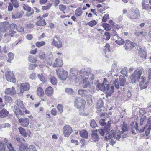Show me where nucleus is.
Masks as SVG:
<instances>
[{"mask_svg":"<svg viewBox=\"0 0 151 151\" xmlns=\"http://www.w3.org/2000/svg\"><path fill=\"white\" fill-rule=\"evenodd\" d=\"M4 98L5 100L7 102L12 101V99L11 97L9 96H5Z\"/></svg>","mask_w":151,"mask_h":151,"instance_id":"63","label":"nucleus"},{"mask_svg":"<svg viewBox=\"0 0 151 151\" xmlns=\"http://www.w3.org/2000/svg\"><path fill=\"white\" fill-rule=\"evenodd\" d=\"M139 54L141 58L145 59L146 54L145 51L143 49L140 48L139 51Z\"/></svg>","mask_w":151,"mask_h":151,"instance_id":"27","label":"nucleus"},{"mask_svg":"<svg viewBox=\"0 0 151 151\" xmlns=\"http://www.w3.org/2000/svg\"><path fill=\"white\" fill-rule=\"evenodd\" d=\"M36 67V65L35 64L30 63L29 65V68L30 70H33Z\"/></svg>","mask_w":151,"mask_h":151,"instance_id":"64","label":"nucleus"},{"mask_svg":"<svg viewBox=\"0 0 151 151\" xmlns=\"http://www.w3.org/2000/svg\"><path fill=\"white\" fill-rule=\"evenodd\" d=\"M6 145L7 147L9 149V151H15L14 149V147L11 143H8Z\"/></svg>","mask_w":151,"mask_h":151,"instance_id":"45","label":"nucleus"},{"mask_svg":"<svg viewBox=\"0 0 151 151\" xmlns=\"http://www.w3.org/2000/svg\"><path fill=\"white\" fill-rule=\"evenodd\" d=\"M28 149V145L26 144H22L19 149V151H27Z\"/></svg>","mask_w":151,"mask_h":151,"instance_id":"24","label":"nucleus"},{"mask_svg":"<svg viewBox=\"0 0 151 151\" xmlns=\"http://www.w3.org/2000/svg\"><path fill=\"white\" fill-rule=\"evenodd\" d=\"M18 121L21 125L23 127H27L29 124V120L28 118H20L19 119Z\"/></svg>","mask_w":151,"mask_h":151,"instance_id":"11","label":"nucleus"},{"mask_svg":"<svg viewBox=\"0 0 151 151\" xmlns=\"http://www.w3.org/2000/svg\"><path fill=\"white\" fill-rule=\"evenodd\" d=\"M97 24V22L96 20H93L90 22L88 24L91 27H93Z\"/></svg>","mask_w":151,"mask_h":151,"instance_id":"54","label":"nucleus"},{"mask_svg":"<svg viewBox=\"0 0 151 151\" xmlns=\"http://www.w3.org/2000/svg\"><path fill=\"white\" fill-rule=\"evenodd\" d=\"M63 63L61 59L59 58L56 59L53 65L54 67H61L62 66Z\"/></svg>","mask_w":151,"mask_h":151,"instance_id":"19","label":"nucleus"},{"mask_svg":"<svg viewBox=\"0 0 151 151\" xmlns=\"http://www.w3.org/2000/svg\"><path fill=\"white\" fill-rule=\"evenodd\" d=\"M9 113L7 110L4 108L0 112V117L1 118H4L7 116Z\"/></svg>","mask_w":151,"mask_h":151,"instance_id":"25","label":"nucleus"},{"mask_svg":"<svg viewBox=\"0 0 151 151\" xmlns=\"http://www.w3.org/2000/svg\"><path fill=\"white\" fill-rule=\"evenodd\" d=\"M29 60L30 62L35 63L37 60V58L32 57V56H29Z\"/></svg>","mask_w":151,"mask_h":151,"instance_id":"47","label":"nucleus"},{"mask_svg":"<svg viewBox=\"0 0 151 151\" xmlns=\"http://www.w3.org/2000/svg\"><path fill=\"white\" fill-rule=\"evenodd\" d=\"M11 1L15 7L18 8L19 7V4L17 0H11Z\"/></svg>","mask_w":151,"mask_h":151,"instance_id":"48","label":"nucleus"},{"mask_svg":"<svg viewBox=\"0 0 151 151\" xmlns=\"http://www.w3.org/2000/svg\"><path fill=\"white\" fill-rule=\"evenodd\" d=\"M20 134L24 137H26L27 136H30V134L26 132L25 130L22 127H20L18 128Z\"/></svg>","mask_w":151,"mask_h":151,"instance_id":"22","label":"nucleus"},{"mask_svg":"<svg viewBox=\"0 0 151 151\" xmlns=\"http://www.w3.org/2000/svg\"><path fill=\"white\" fill-rule=\"evenodd\" d=\"M114 84L115 85V87L116 88H119V86L118 82V79H115V80L114 81Z\"/></svg>","mask_w":151,"mask_h":151,"instance_id":"57","label":"nucleus"},{"mask_svg":"<svg viewBox=\"0 0 151 151\" xmlns=\"http://www.w3.org/2000/svg\"><path fill=\"white\" fill-rule=\"evenodd\" d=\"M38 77L40 80L42 82H45L46 80L42 74H39L38 75Z\"/></svg>","mask_w":151,"mask_h":151,"instance_id":"53","label":"nucleus"},{"mask_svg":"<svg viewBox=\"0 0 151 151\" xmlns=\"http://www.w3.org/2000/svg\"><path fill=\"white\" fill-rule=\"evenodd\" d=\"M27 150L28 151H37L35 147L33 145H30Z\"/></svg>","mask_w":151,"mask_h":151,"instance_id":"59","label":"nucleus"},{"mask_svg":"<svg viewBox=\"0 0 151 151\" xmlns=\"http://www.w3.org/2000/svg\"><path fill=\"white\" fill-rule=\"evenodd\" d=\"M52 53H50L46 56L45 61L47 62V63L50 64L52 62Z\"/></svg>","mask_w":151,"mask_h":151,"instance_id":"26","label":"nucleus"},{"mask_svg":"<svg viewBox=\"0 0 151 151\" xmlns=\"http://www.w3.org/2000/svg\"><path fill=\"white\" fill-rule=\"evenodd\" d=\"M57 75L58 78L61 80H65L68 75L67 71L62 68H58L56 70Z\"/></svg>","mask_w":151,"mask_h":151,"instance_id":"4","label":"nucleus"},{"mask_svg":"<svg viewBox=\"0 0 151 151\" xmlns=\"http://www.w3.org/2000/svg\"><path fill=\"white\" fill-rule=\"evenodd\" d=\"M5 76L7 80L9 82H13L15 81L14 74L11 71L6 72Z\"/></svg>","mask_w":151,"mask_h":151,"instance_id":"9","label":"nucleus"},{"mask_svg":"<svg viewBox=\"0 0 151 151\" xmlns=\"http://www.w3.org/2000/svg\"><path fill=\"white\" fill-rule=\"evenodd\" d=\"M103 106V103L101 99L99 100L97 103V106L98 107L100 108Z\"/></svg>","mask_w":151,"mask_h":151,"instance_id":"55","label":"nucleus"},{"mask_svg":"<svg viewBox=\"0 0 151 151\" xmlns=\"http://www.w3.org/2000/svg\"><path fill=\"white\" fill-rule=\"evenodd\" d=\"M30 88V85L28 83H23L20 85V92L22 93L24 91L29 90Z\"/></svg>","mask_w":151,"mask_h":151,"instance_id":"8","label":"nucleus"},{"mask_svg":"<svg viewBox=\"0 0 151 151\" xmlns=\"http://www.w3.org/2000/svg\"><path fill=\"white\" fill-rule=\"evenodd\" d=\"M119 78L120 85L122 86H124L126 82V78L125 76L121 75L119 76Z\"/></svg>","mask_w":151,"mask_h":151,"instance_id":"28","label":"nucleus"},{"mask_svg":"<svg viewBox=\"0 0 151 151\" xmlns=\"http://www.w3.org/2000/svg\"><path fill=\"white\" fill-rule=\"evenodd\" d=\"M24 12L22 11L16 12L14 15L12 16L13 19H19L22 17L23 15Z\"/></svg>","mask_w":151,"mask_h":151,"instance_id":"21","label":"nucleus"},{"mask_svg":"<svg viewBox=\"0 0 151 151\" xmlns=\"http://www.w3.org/2000/svg\"><path fill=\"white\" fill-rule=\"evenodd\" d=\"M46 55L45 54L42 52H41L39 55V57L41 60H45Z\"/></svg>","mask_w":151,"mask_h":151,"instance_id":"56","label":"nucleus"},{"mask_svg":"<svg viewBox=\"0 0 151 151\" xmlns=\"http://www.w3.org/2000/svg\"><path fill=\"white\" fill-rule=\"evenodd\" d=\"M146 128V127H145L143 129H140V130H139L138 128V123L136 122L134 127H133L132 128V133L133 134H136L137 132H138V131H139V133H141L144 132V130L145 129V128Z\"/></svg>","mask_w":151,"mask_h":151,"instance_id":"10","label":"nucleus"},{"mask_svg":"<svg viewBox=\"0 0 151 151\" xmlns=\"http://www.w3.org/2000/svg\"><path fill=\"white\" fill-rule=\"evenodd\" d=\"M105 91L108 95H110L113 92L114 86L113 85H109V83H107Z\"/></svg>","mask_w":151,"mask_h":151,"instance_id":"14","label":"nucleus"},{"mask_svg":"<svg viewBox=\"0 0 151 151\" xmlns=\"http://www.w3.org/2000/svg\"><path fill=\"white\" fill-rule=\"evenodd\" d=\"M146 122V116L142 115L140 120V125L142 126L145 124Z\"/></svg>","mask_w":151,"mask_h":151,"instance_id":"36","label":"nucleus"},{"mask_svg":"<svg viewBox=\"0 0 151 151\" xmlns=\"http://www.w3.org/2000/svg\"><path fill=\"white\" fill-rule=\"evenodd\" d=\"M24 28L23 27L19 25H17L16 29L19 32H22L24 31Z\"/></svg>","mask_w":151,"mask_h":151,"instance_id":"51","label":"nucleus"},{"mask_svg":"<svg viewBox=\"0 0 151 151\" xmlns=\"http://www.w3.org/2000/svg\"><path fill=\"white\" fill-rule=\"evenodd\" d=\"M111 121H108V125L105 127V129L106 131H108L110 130V125L111 124Z\"/></svg>","mask_w":151,"mask_h":151,"instance_id":"61","label":"nucleus"},{"mask_svg":"<svg viewBox=\"0 0 151 151\" xmlns=\"http://www.w3.org/2000/svg\"><path fill=\"white\" fill-rule=\"evenodd\" d=\"M63 134L65 136L68 137L72 132V129L69 125L65 126L63 128Z\"/></svg>","mask_w":151,"mask_h":151,"instance_id":"7","label":"nucleus"},{"mask_svg":"<svg viewBox=\"0 0 151 151\" xmlns=\"http://www.w3.org/2000/svg\"><path fill=\"white\" fill-rule=\"evenodd\" d=\"M83 13V11L80 8L76 9L75 11V15L77 17L81 16Z\"/></svg>","mask_w":151,"mask_h":151,"instance_id":"37","label":"nucleus"},{"mask_svg":"<svg viewBox=\"0 0 151 151\" xmlns=\"http://www.w3.org/2000/svg\"><path fill=\"white\" fill-rule=\"evenodd\" d=\"M151 4L145 3L142 4L143 9H151Z\"/></svg>","mask_w":151,"mask_h":151,"instance_id":"43","label":"nucleus"},{"mask_svg":"<svg viewBox=\"0 0 151 151\" xmlns=\"http://www.w3.org/2000/svg\"><path fill=\"white\" fill-rule=\"evenodd\" d=\"M128 71V70L127 68H124L121 71V73L124 75H125L126 77L128 76L127 74V72Z\"/></svg>","mask_w":151,"mask_h":151,"instance_id":"46","label":"nucleus"},{"mask_svg":"<svg viewBox=\"0 0 151 151\" xmlns=\"http://www.w3.org/2000/svg\"><path fill=\"white\" fill-rule=\"evenodd\" d=\"M37 94L39 96H42L44 94V91L43 89L41 87H38L37 89Z\"/></svg>","mask_w":151,"mask_h":151,"instance_id":"34","label":"nucleus"},{"mask_svg":"<svg viewBox=\"0 0 151 151\" xmlns=\"http://www.w3.org/2000/svg\"><path fill=\"white\" fill-rule=\"evenodd\" d=\"M79 134L81 137L84 138H87L88 137V132L85 130L83 129L80 131Z\"/></svg>","mask_w":151,"mask_h":151,"instance_id":"23","label":"nucleus"},{"mask_svg":"<svg viewBox=\"0 0 151 151\" xmlns=\"http://www.w3.org/2000/svg\"><path fill=\"white\" fill-rule=\"evenodd\" d=\"M91 126L93 128H95L97 126L96 121L94 119L91 121L90 123Z\"/></svg>","mask_w":151,"mask_h":151,"instance_id":"52","label":"nucleus"},{"mask_svg":"<svg viewBox=\"0 0 151 151\" xmlns=\"http://www.w3.org/2000/svg\"><path fill=\"white\" fill-rule=\"evenodd\" d=\"M65 92L68 94L70 95H74L75 93L73 89L69 88H67L65 89Z\"/></svg>","mask_w":151,"mask_h":151,"instance_id":"33","label":"nucleus"},{"mask_svg":"<svg viewBox=\"0 0 151 151\" xmlns=\"http://www.w3.org/2000/svg\"><path fill=\"white\" fill-rule=\"evenodd\" d=\"M8 55L9 57V59L7 60V62L11 63V60L14 58V55L12 53L9 52L8 54Z\"/></svg>","mask_w":151,"mask_h":151,"instance_id":"42","label":"nucleus"},{"mask_svg":"<svg viewBox=\"0 0 151 151\" xmlns=\"http://www.w3.org/2000/svg\"><path fill=\"white\" fill-rule=\"evenodd\" d=\"M86 91L83 89H79L78 91V93L83 96H86Z\"/></svg>","mask_w":151,"mask_h":151,"instance_id":"41","label":"nucleus"},{"mask_svg":"<svg viewBox=\"0 0 151 151\" xmlns=\"http://www.w3.org/2000/svg\"><path fill=\"white\" fill-rule=\"evenodd\" d=\"M91 70L90 68H86L80 71L79 73L81 76H83V88H87L90 85L89 80H93L95 78L94 75L91 73Z\"/></svg>","mask_w":151,"mask_h":151,"instance_id":"2","label":"nucleus"},{"mask_svg":"<svg viewBox=\"0 0 151 151\" xmlns=\"http://www.w3.org/2000/svg\"><path fill=\"white\" fill-rule=\"evenodd\" d=\"M46 43L45 42L42 41L41 42H37L35 43L36 46L38 47H40L44 45Z\"/></svg>","mask_w":151,"mask_h":151,"instance_id":"40","label":"nucleus"},{"mask_svg":"<svg viewBox=\"0 0 151 151\" xmlns=\"http://www.w3.org/2000/svg\"><path fill=\"white\" fill-rule=\"evenodd\" d=\"M115 42L119 45H122L125 43V41L124 40L122 39L121 38L118 37L117 40H116Z\"/></svg>","mask_w":151,"mask_h":151,"instance_id":"35","label":"nucleus"},{"mask_svg":"<svg viewBox=\"0 0 151 151\" xmlns=\"http://www.w3.org/2000/svg\"><path fill=\"white\" fill-rule=\"evenodd\" d=\"M125 42V44L124 47H125V49L127 51L130 50L133 47H135L136 46L134 43L128 40H126Z\"/></svg>","mask_w":151,"mask_h":151,"instance_id":"5","label":"nucleus"},{"mask_svg":"<svg viewBox=\"0 0 151 151\" xmlns=\"http://www.w3.org/2000/svg\"><path fill=\"white\" fill-rule=\"evenodd\" d=\"M16 104L15 105H16L17 106L20 107H21V106L22 104V102L20 101V100H17L16 101Z\"/></svg>","mask_w":151,"mask_h":151,"instance_id":"60","label":"nucleus"},{"mask_svg":"<svg viewBox=\"0 0 151 151\" xmlns=\"http://www.w3.org/2000/svg\"><path fill=\"white\" fill-rule=\"evenodd\" d=\"M50 81L51 83L53 85H56L57 83V80L56 78L54 76L51 77L50 78Z\"/></svg>","mask_w":151,"mask_h":151,"instance_id":"39","label":"nucleus"},{"mask_svg":"<svg viewBox=\"0 0 151 151\" xmlns=\"http://www.w3.org/2000/svg\"><path fill=\"white\" fill-rule=\"evenodd\" d=\"M53 92V89L50 86L47 87L45 91V94L47 96H49L52 95Z\"/></svg>","mask_w":151,"mask_h":151,"instance_id":"29","label":"nucleus"},{"mask_svg":"<svg viewBox=\"0 0 151 151\" xmlns=\"http://www.w3.org/2000/svg\"><path fill=\"white\" fill-rule=\"evenodd\" d=\"M86 103L84 99L80 97H77L75 99L74 105L77 108L83 110Z\"/></svg>","mask_w":151,"mask_h":151,"instance_id":"3","label":"nucleus"},{"mask_svg":"<svg viewBox=\"0 0 151 151\" xmlns=\"http://www.w3.org/2000/svg\"><path fill=\"white\" fill-rule=\"evenodd\" d=\"M103 26L104 29L106 30L109 31L111 29L110 26L108 24L106 23L103 24Z\"/></svg>","mask_w":151,"mask_h":151,"instance_id":"44","label":"nucleus"},{"mask_svg":"<svg viewBox=\"0 0 151 151\" xmlns=\"http://www.w3.org/2000/svg\"><path fill=\"white\" fill-rule=\"evenodd\" d=\"M104 52L105 54L106 53V52L110 51V45L109 44L107 43L106 44L105 47L104 48Z\"/></svg>","mask_w":151,"mask_h":151,"instance_id":"50","label":"nucleus"},{"mask_svg":"<svg viewBox=\"0 0 151 151\" xmlns=\"http://www.w3.org/2000/svg\"><path fill=\"white\" fill-rule=\"evenodd\" d=\"M147 126L146 128H145L146 130L145 131V135L146 136H148L150 133V131L151 130V124H147Z\"/></svg>","mask_w":151,"mask_h":151,"instance_id":"32","label":"nucleus"},{"mask_svg":"<svg viewBox=\"0 0 151 151\" xmlns=\"http://www.w3.org/2000/svg\"><path fill=\"white\" fill-rule=\"evenodd\" d=\"M37 19H39V20L37 21L35 25L37 26H45L46 25V23L45 19H43L42 17H39L37 18Z\"/></svg>","mask_w":151,"mask_h":151,"instance_id":"17","label":"nucleus"},{"mask_svg":"<svg viewBox=\"0 0 151 151\" xmlns=\"http://www.w3.org/2000/svg\"><path fill=\"white\" fill-rule=\"evenodd\" d=\"M109 19V15L106 14L104 16H103L102 19V22H106V20Z\"/></svg>","mask_w":151,"mask_h":151,"instance_id":"58","label":"nucleus"},{"mask_svg":"<svg viewBox=\"0 0 151 151\" xmlns=\"http://www.w3.org/2000/svg\"><path fill=\"white\" fill-rule=\"evenodd\" d=\"M114 131L111 130L110 133H108L106 134L105 136V139H109L112 138L114 136Z\"/></svg>","mask_w":151,"mask_h":151,"instance_id":"30","label":"nucleus"},{"mask_svg":"<svg viewBox=\"0 0 151 151\" xmlns=\"http://www.w3.org/2000/svg\"><path fill=\"white\" fill-rule=\"evenodd\" d=\"M16 33V32L13 30H11L9 31V32L6 33L4 36L5 37L10 36L11 37L13 36V35Z\"/></svg>","mask_w":151,"mask_h":151,"instance_id":"38","label":"nucleus"},{"mask_svg":"<svg viewBox=\"0 0 151 151\" xmlns=\"http://www.w3.org/2000/svg\"><path fill=\"white\" fill-rule=\"evenodd\" d=\"M139 16V10H136L134 12H132L130 14V18L132 19H135L138 18Z\"/></svg>","mask_w":151,"mask_h":151,"instance_id":"18","label":"nucleus"},{"mask_svg":"<svg viewBox=\"0 0 151 151\" xmlns=\"http://www.w3.org/2000/svg\"><path fill=\"white\" fill-rule=\"evenodd\" d=\"M105 120L103 119H101L99 121V123L102 126H104L106 125V124L105 122Z\"/></svg>","mask_w":151,"mask_h":151,"instance_id":"62","label":"nucleus"},{"mask_svg":"<svg viewBox=\"0 0 151 151\" xmlns=\"http://www.w3.org/2000/svg\"><path fill=\"white\" fill-rule=\"evenodd\" d=\"M97 130H96L92 131L91 134V138L90 140L91 142L94 141V142H96L98 140L99 137L97 133Z\"/></svg>","mask_w":151,"mask_h":151,"instance_id":"15","label":"nucleus"},{"mask_svg":"<svg viewBox=\"0 0 151 151\" xmlns=\"http://www.w3.org/2000/svg\"><path fill=\"white\" fill-rule=\"evenodd\" d=\"M107 83H108L107 80L106 78H104L103 83L102 84L98 83L96 86V87L99 89L104 91L106 89V87Z\"/></svg>","mask_w":151,"mask_h":151,"instance_id":"12","label":"nucleus"},{"mask_svg":"<svg viewBox=\"0 0 151 151\" xmlns=\"http://www.w3.org/2000/svg\"><path fill=\"white\" fill-rule=\"evenodd\" d=\"M142 69L137 68L131 76L132 83H136L137 81H139V86L141 89L146 88L148 83V78L142 76Z\"/></svg>","mask_w":151,"mask_h":151,"instance_id":"1","label":"nucleus"},{"mask_svg":"<svg viewBox=\"0 0 151 151\" xmlns=\"http://www.w3.org/2000/svg\"><path fill=\"white\" fill-rule=\"evenodd\" d=\"M5 93L6 94L11 95H14L16 93V91L14 90V88L12 87L11 88H8L6 89Z\"/></svg>","mask_w":151,"mask_h":151,"instance_id":"20","label":"nucleus"},{"mask_svg":"<svg viewBox=\"0 0 151 151\" xmlns=\"http://www.w3.org/2000/svg\"><path fill=\"white\" fill-rule=\"evenodd\" d=\"M52 44L53 45L58 49L61 48L62 45V42L60 39L56 36L54 37Z\"/></svg>","mask_w":151,"mask_h":151,"instance_id":"6","label":"nucleus"},{"mask_svg":"<svg viewBox=\"0 0 151 151\" xmlns=\"http://www.w3.org/2000/svg\"><path fill=\"white\" fill-rule=\"evenodd\" d=\"M57 109L58 111L60 113H61L63 112V106L60 104H59L57 105Z\"/></svg>","mask_w":151,"mask_h":151,"instance_id":"49","label":"nucleus"},{"mask_svg":"<svg viewBox=\"0 0 151 151\" xmlns=\"http://www.w3.org/2000/svg\"><path fill=\"white\" fill-rule=\"evenodd\" d=\"M127 125L124 122L123 124L122 127V131H120L122 134H123L122 136V138H126L127 137Z\"/></svg>","mask_w":151,"mask_h":151,"instance_id":"13","label":"nucleus"},{"mask_svg":"<svg viewBox=\"0 0 151 151\" xmlns=\"http://www.w3.org/2000/svg\"><path fill=\"white\" fill-rule=\"evenodd\" d=\"M121 134H122L121 133L120 131H116L115 132H114V137L116 138L118 140H120V139L121 138Z\"/></svg>","mask_w":151,"mask_h":151,"instance_id":"31","label":"nucleus"},{"mask_svg":"<svg viewBox=\"0 0 151 151\" xmlns=\"http://www.w3.org/2000/svg\"><path fill=\"white\" fill-rule=\"evenodd\" d=\"M12 109L14 111V113L16 115V116L17 118H18L19 114L20 115H23L24 114V112L20 110L19 107L16 105H14L13 106L12 108Z\"/></svg>","mask_w":151,"mask_h":151,"instance_id":"16","label":"nucleus"}]
</instances>
